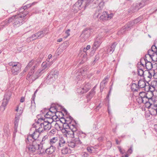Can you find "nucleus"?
I'll return each mask as SVG.
<instances>
[{
  "instance_id": "obj_4",
  "label": "nucleus",
  "mask_w": 157,
  "mask_h": 157,
  "mask_svg": "<svg viewBox=\"0 0 157 157\" xmlns=\"http://www.w3.org/2000/svg\"><path fill=\"white\" fill-rule=\"evenodd\" d=\"M8 64L13 75H17L20 72L21 67L20 63L16 62H11Z\"/></svg>"
},
{
  "instance_id": "obj_19",
  "label": "nucleus",
  "mask_w": 157,
  "mask_h": 157,
  "mask_svg": "<svg viewBox=\"0 0 157 157\" xmlns=\"http://www.w3.org/2000/svg\"><path fill=\"white\" fill-rule=\"evenodd\" d=\"M152 52L153 50L152 49L151 50H149L147 52V54L145 55V57L144 58H142L141 59L140 63L143 67H144V64L143 63L144 61L145 62L146 61H148L147 60V58L149 57L151 58V52Z\"/></svg>"
},
{
  "instance_id": "obj_24",
  "label": "nucleus",
  "mask_w": 157,
  "mask_h": 157,
  "mask_svg": "<svg viewBox=\"0 0 157 157\" xmlns=\"http://www.w3.org/2000/svg\"><path fill=\"white\" fill-rule=\"evenodd\" d=\"M36 70H33L32 69H31L30 72L27 76V79H28L30 78L33 80V79H35L38 78H36V76L35 74V72Z\"/></svg>"
},
{
  "instance_id": "obj_59",
  "label": "nucleus",
  "mask_w": 157,
  "mask_h": 157,
  "mask_svg": "<svg viewBox=\"0 0 157 157\" xmlns=\"http://www.w3.org/2000/svg\"><path fill=\"white\" fill-rule=\"evenodd\" d=\"M118 149L120 152L121 154H124V153H126L125 151L124 150H122L121 147H119Z\"/></svg>"
},
{
  "instance_id": "obj_33",
  "label": "nucleus",
  "mask_w": 157,
  "mask_h": 157,
  "mask_svg": "<svg viewBox=\"0 0 157 157\" xmlns=\"http://www.w3.org/2000/svg\"><path fill=\"white\" fill-rule=\"evenodd\" d=\"M30 6L29 5H27L26 6H24L23 7L21 8L19 10V13H21L22 15L24 14L25 13V12H27V14L28 12L26 11L25 10L27 8L29 7Z\"/></svg>"
},
{
  "instance_id": "obj_14",
  "label": "nucleus",
  "mask_w": 157,
  "mask_h": 157,
  "mask_svg": "<svg viewBox=\"0 0 157 157\" xmlns=\"http://www.w3.org/2000/svg\"><path fill=\"white\" fill-rule=\"evenodd\" d=\"M144 6V4H143V2L134 4L129 10L128 12L130 13H134L138 11L140 8L143 7Z\"/></svg>"
},
{
  "instance_id": "obj_38",
  "label": "nucleus",
  "mask_w": 157,
  "mask_h": 157,
  "mask_svg": "<svg viewBox=\"0 0 157 157\" xmlns=\"http://www.w3.org/2000/svg\"><path fill=\"white\" fill-rule=\"evenodd\" d=\"M139 88H143L145 86V83L143 80H140L138 82Z\"/></svg>"
},
{
  "instance_id": "obj_52",
  "label": "nucleus",
  "mask_w": 157,
  "mask_h": 157,
  "mask_svg": "<svg viewBox=\"0 0 157 157\" xmlns=\"http://www.w3.org/2000/svg\"><path fill=\"white\" fill-rule=\"evenodd\" d=\"M142 18L141 17H140L137 19H135L134 21H133L135 24H137L141 21Z\"/></svg>"
},
{
  "instance_id": "obj_1",
  "label": "nucleus",
  "mask_w": 157,
  "mask_h": 157,
  "mask_svg": "<svg viewBox=\"0 0 157 157\" xmlns=\"http://www.w3.org/2000/svg\"><path fill=\"white\" fill-rule=\"evenodd\" d=\"M37 141L34 140L32 144L27 146L26 151L30 155H33L37 153L40 154L43 153L41 145L37 143Z\"/></svg>"
},
{
  "instance_id": "obj_9",
  "label": "nucleus",
  "mask_w": 157,
  "mask_h": 157,
  "mask_svg": "<svg viewBox=\"0 0 157 157\" xmlns=\"http://www.w3.org/2000/svg\"><path fill=\"white\" fill-rule=\"evenodd\" d=\"M49 68L43 62L42 63L41 67L38 69L35 72L36 78L40 76L43 73L45 72Z\"/></svg>"
},
{
  "instance_id": "obj_41",
  "label": "nucleus",
  "mask_w": 157,
  "mask_h": 157,
  "mask_svg": "<svg viewBox=\"0 0 157 157\" xmlns=\"http://www.w3.org/2000/svg\"><path fill=\"white\" fill-rule=\"evenodd\" d=\"M60 150H61V152L63 154H66L70 152V149L68 147H65Z\"/></svg>"
},
{
  "instance_id": "obj_6",
  "label": "nucleus",
  "mask_w": 157,
  "mask_h": 157,
  "mask_svg": "<svg viewBox=\"0 0 157 157\" xmlns=\"http://www.w3.org/2000/svg\"><path fill=\"white\" fill-rule=\"evenodd\" d=\"M72 128H70L71 130L69 131L67 128H63L62 132L63 135L67 138H74L75 132L77 131L76 126L73 127Z\"/></svg>"
},
{
  "instance_id": "obj_3",
  "label": "nucleus",
  "mask_w": 157,
  "mask_h": 157,
  "mask_svg": "<svg viewBox=\"0 0 157 157\" xmlns=\"http://www.w3.org/2000/svg\"><path fill=\"white\" fill-rule=\"evenodd\" d=\"M25 13L22 15L21 13L14 15L9 19L8 20L9 23H12L15 27H19L25 22L24 17L27 14V12H25Z\"/></svg>"
},
{
  "instance_id": "obj_47",
  "label": "nucleus",
  "mask_w": 157,
  "mask_h": 157,
  "mask_svg": "<svg viewBox=\"0 0 157 157\" xmlns=\"http://www.w3.org/2000/svg\"><path fill=\"white\" fill-rule=\"evenodd\" d=\"M55 127L56 129V130H57L58 131L61 130L62 131V130L63 129V128L62 127L61 125L58 124V123L56 122H55Z\"/></svg>"
},
{
  "instance_id": "obj_2",
  "label": "nucleus",
  "mask_w": 157,
  "mask_h": 157,
  "mask_svg": "<svg viewBox=\"0 0 157 157\" xmlns=\"http://www.w3.org/2000/svg\"><path fill=\"white\" fill-rule=\"evenodd\" d=\"M50 145L54 147L59 150L61 148L64 146L66 144V140L62 136L58 137L57 136L50 137L49 140Z\"/></svg>"
},
{
  "instance_id": "obj_45",
  "label": "nucleus",
  "mask_w": 157,
  "mask_h": 157,
  "mask_svg": "<svg viewBox=\"0 0 157 157\" xmlns=\"http://www.w3.org/2000/svg\"><path fill=\"white\" fill-rule=\"evenodd\" d=\"M95 87H94L93 88L89 93V94L88 96V98H91L94 95L95 91H94Z\"/></svg>"
},
{
  "instance_id": "obj_5",
  "label": "nucleus",
  "mask_w": 157,
  "mask_h": 157,
  "mask_svg": "<svg viewBox=\"0 0 157 157\" xmlns=\"http://www.w3.org/2000/svg\"><path fill=\"white\" fill-rule=\"evenodd\" d=\"M89 5V2L88 0H78L74 5V7L76 9L83 11Z\"/></svg>"
},
{
  "instance_id": "obj_15",
  "label": "nucleus",
  "mask_w": 157,
  "mask_h": 157,
  "mask_svg": "<svg viewBox=\"0 0 157 157\" xmlns=\"http://www.w3.org/2000/svg\"><path fill=\"white\" fill-rule=\"evenodd\" d=\"M65 124L67 125V127L69 128H72L73 127L76 126V124L74 121L72 120V118L70 116L67 117L65 120Z\"/></svg>"
},
{
  "instance_id": "obj_17",
  "label": "nucleus",
  "mask_w": 157,
  "mask_h": 157,
  "mask_svg": "<svg viewBox=\"0 0 157 157\" xmlns=\"http://www.w3.org/2000/svg\"><path fill=\"white\" fill-rule=\"evenodd\" d=\"M81 143V142L80 140L78 138H75L74 140L68 142V145L69 147L73 148L78 147V145L80 144Z\"/></svg>"
},
{
  "instance_id": "obj_44",
  "label": "nucleus",
  "mask_w": 157,
  "mask_h": 157,
  "mask_svg": "<svg viewBox=\"0 0 157 157\" xmlns=\"http://www.w3.org/2000/svg\"><path fill=\"white\" fill-rule=\"evenodd\" d=\"M11 95V92H8L6 93V94L4 95L3 99H5V100H7L9 101Z\"/></svg>"
},
{
  "instance_id": "obj_20",
  "label": "nucleus",
  "mask_w": 157,
  "mask_h": 157,
  "mask_svg": "<svg viewBox=\"0 0 157 157\" xmlns=\"http://www.w3.org/2000/svg\"><path fill=\"white\" fill-rule=\"evenodd\" d=\"M48 33V29L47 28H44L42 30L38 32L37 33V37L39 38H41L46 35Z\"/></svg>"
},
{
  "instance_id": "obj_49",
  "label": "nucleus",
  "mask_w": 157,
  "mask_h": 157,
  "mask_svg": "<svg viewBox=\"0 0 157 157\" xmlns=\"http://www.w3.org/2000/svg\"><path fill=\"white\" fill-rule=\"evenodd\" d=\"M38 35L37 33H36L32 35L30 37L27 39V40H28L29 39L31 40H35L37 38H38L37 37Z\"/></svg>"
},
{
  "instance_id": "obj_42",
  "label": "nucleus",
  "mask_w": 157,
  "mask_h": 157,
  "mask_svg": "<svg viewBox=\"0 0 157 157\" xmlns=\"http://www.w3.org/2000/svg\"><path fill=\"white\" fill-rule=\"evenodd\" d=\"M9 101L7 100H6L5 99H3V102L2 104V111H4L5 109V107L8 104Z\"/></svg>"
},
{
  "instance_id": "obj_22",
  "label": "nucleus",
  "mask_w": 157,
  "mask_h": 157,
  "mask_svg": "<svg viewBox=\"0 0 157 157\" xmlns=\"http://www.w3.org/2000/svg\"><path fill=\"white\" fill-rule=\"evenodd\" d=\"M102 37L98 36L95 39V40L94 44V48L96 49L98 48L101 43V39Z\"/></svg>"
},
{
  "instance_id": "obj_39",
  "label": "nucleus",
  "mask_w": 157,
  "mask_h": 157,
  "mask_svg": "<svg viewBox=\"0 0 157 157\" xmlns=\"http://www.w3.org/2000/svg\"><path fill=\"white\" fill-rule=\"evenodd\" d=\"M109 77L107 76L104 79L102 80L100 83V88H103L104 87L105 84L107 83V80L108 79Z\"/></svg>"
},
{
  "instance_id": "obj_35",
  "label": "nucleus",
  "mask_w": 157,
  "mask_h": 157,
  "mask_svg": "<svg viewBox=\"0 0 157 157\" xmlns=\"http://www.w3.org/2000/svg\"><path fill=\"white\" fill-rule=\"evenodd\" d=\"M145 94L144 96L142 97V103L144 104L147 103L148 101L151 100L150 98H149L147 97V94L145 92Z\"/></svg>"
},
{
  "instance_id": "obj_40",
  "label": "nucleus",
  "mask_w": 157,
  "mask_h": 157,
  "mask_svg": "<svg viewBox=\"0 0 157 157\" xmlns=\"http://www.w3.org/2000/svg\"><path fill=\"white\" fill-rule=\"evenodd\" d=\"M131 88L132 90L137 91H138L139 87L137 84L135 83H133L131 85Z\"/></svg>"
},
{
  "instance_id": "obj_28",
  "label": "nucleus",
  "mask_w": 157,
  "mask_h": 157,
  "mask_svg": "<svg viewBox=\"0 0 157 157\" xmlns=\"http://www.w3.org/2000/svg\"><path fill=\"white\" fill-rule=\"evenodd\" d=\"M117 44V42H113L112 44L107 48V52L109 53H110V54L114 52Z\"/></svg>"
},
{
  "instance_id": "obj_55",
  "label": "nucleus",
  "mask_w": 157,
  "mask_h": 157,
  "mask_svg": "<svg viewBox=\"0 0 157 157\" xmlns=\"http://www.w3.org/2000/svg\"><path fill=\"white\" fill-rule=\"evenodd\" d=\"M56 132V129H52L50 132V134L51 136L55 134Z\"/></svg>"
},
{
  "instance_id": "obj_12",
  "label": "nucleus",
  "mask_w": 157,
  "mask_h": 157,
  "mask_svg": "<svg viewBox=\"0 0 157 157\" xmlns=\"http://www.w3.org/2000/svg\"><path fill=\"white\" fill-rule=\"evenodd\" d=\"M90 84L87 82L83 84L81 88L77 89V92L80 94H83L86 92L90 89Z\"/></svg>"
},
{
  "instance_id": "obj_21",
  "label": "nucleus",
  "mask_w": 157,
  "mask_h": 157,
  "mask_svg": "<svg viewBox=\"0 0 157 157\" xmlns=\"http://www.w3.org/2000/svg\"><path fill=\"white\" fill-rule=\"evenodd\" d=\"M22 111L20 110L19 111V114H21L22 113ZM20 116V114L18 115H16L15 117V121L14 122V131L15 132L17 131V128L18 125V124L19 120V119Z\"/></svg>"
},
{
  "instance_id": "obj_43",
  "label": "nucleus",
  "mask_w": 157,
  "mask_h": 157,
  "mask_svg": "<svg viewBox=\"0 0 157 157\" xmlns=\"http://www.w3.org/2000/svg\"><path fill=\"white\" fill-rule=\"evenodd\" d=\"M31 132H30L29 135H28L27 136V140H26V142L27 144H28V142H29L31 144V142L33 143V141H34V140H32V139H33V136L31 135Z\"/></svg>"
},
{
  "instance_id": "obj_30",
  "label": "nucleus",
  "mask_w": 157,
  "mask_h": 157,
  "mask_svg": "<svg viewBox=\"0 0 157 157\" xmlns=\"http://www.w3.org/2000/svg\"><path fill=\"white\" fill-rule=\"evenodd\" d=\"M151 59L154 61H157V49L156 48L155 51L153 50V52H151Z\"/></svg>"
},
{
  "instance_id": "obj_54",
  "label": "nucleus",
  "mask_w": 157,
  "mask_h": 157,
  "mask_svg": "<svg viewBox=\"0 0 157 157\" xmlns=\"http://www.w3.org/2000/svg\"><path fill=\"white\" fill-rule=\"evenodd\" d=\"M134 24H135L134 23V21H131L129 22H128V23H127L125 26V29H127V26H128L129 25H130L131 26H133Z\"/></svg>"
},
{
  "instance_id": "obj_13",
  "label": "nucleus",
  "mask_w": 157,
  "mask_h": 157,
  "mask_svg": "<svg viewBox=\"0 0 157 157\" xmlns=\"http://www.w3.org/2000/svg\"><path fill=\"white\" fill-rule=\"evenodd\" d=\"M56 109L54 106L51 107L50 110L44 115V117L46 118L52 119L55 116H56Z\"/></svg>"
},
{
  "instance_id": "obj_36",
  "label": "nucleus",
  "mask_w": 157,
  "mask_h": 157,
  "mask_svg": "<svg viewBox=\"0 0 157 157\" xmlns=\"http://www.w3.org/2000/svg\"><path fill=\"white\" fill-rule=\"evenodd\" d=\"M107 16H108V13L106 12H103L100 17V19L102 21L107 20H108Z\"/></svg>"
},
{
  "instance_id": "obj_18",
  "label": "nucleus",
  "mask_w": 157,
  "mask_h": 157,
  "mask_svg": "<svg viewBox=\"0 0 157 157\" xmlns=\"http://www.w3.org/2000/svg\"><path fill=\"white\" fill-rule=\"evenodd\" d=\"M35 127H33L31 129V130H33V132L31 134L33 136V139L34 140L36 141V140L39 137L40 134L41 132L38 131V130L37 128H35Z\"/></svg>"
},
{
  "instance_id": "obj_8",
  "label": "nucleus",
  "mask_w": 157,
  "mask_h": 157,
  "mask_svg": "<svg viewBox=\"0 0 157 157\" xmlns=\"http://www.w3.org/2000/svg\"><path fill=\"white\" fill-rule=\"evenodd\" d=\"M39 65V63L38 62L34 60H31L28 63L23 72L24 73L26 72L31 67L32 68L31 69H32L33 70H36Z\"/></svg>"
},
{
  "instance_id": "obj_31",
  "label": "nucleus",
  "mask_w": 157,
  "mask_h": 157,
  "mask_svg": "<svg viewBox=\"0 0 157 157\" xmlns=\"http://www.w3.org/2000/svg\"><path fill=\"white\" fill-rule=\"evenodd\" d=\"M145 94V92H141L140 93L139 96L136 99V101L138 103L140 104L142 103V97Z\"/></svg>"
},
{
  "instance_id": "obj_29",
  "label": "nucleus",
  "mask_w": 157,
  "mask_h": 157,
  "mask_svg": "<svg viewBox=\"0 0 157 157\" xmlns=\"http://www.w3.org/2000/svg\"><path fill=\"white\" fill-rule=\"evenodd\" d=\"M56 149H57L56 147L50 145L49 147L46 149L45 153L47 154L51 155L53 153Z\"/></svg>"
},
{
  "instance_id": "obj_7",
  "label": "nucleus",
  "mask_w": 157,
  "mask_h": 157,
  "mask_svg": "<svg viewBox=\"0 0 157 157\" xmlns=\"http://www.w3.org/2000/svg\"><path fill=\"white\" fill-rule=\"evenodd\" d=\"M58 74L59 72L57 70H52L47 77V81H49V82L51 83H52L57 78Z\"/></svg>"
},
{
  "instance_id": "obj_34",
  "label": "nucleus",
  "mask_w": 157,
  "mask_h": 157,
  "mask_svg": "<svg viewBox=\"0 0 157 157\" xmlns=\"http://www.w3.org/2000/svg\"><path fill=\"white\" fill-rule=\"evenodd\" d=\"M145 67L146 68L147 70H152L151 69L152 68V65L151 63L149 61H145Z\"/></svg>"
},
{
  "instance_id": "obj_16",
  "label": "nucleus",
  "mask_w": 157,
  "mask_h": 157,
  "mask_svg": "<svg viewBox=\"0 0 157 157\" xmlns=\"http://www.w3.org/2000/svg\"><path fill=\"white\" fill-rule=\"evenodd\" d=\"M86 70L81 69L80 71H78L76 73V80L77 81H80V80H84L85 78L84 73L86 71Z\"/></svg>"
},
{
  "instance_id": "obj_23",
  "label": "nucleus",
  "mask_w": 157,
  "mask_h": 157,
  "mask_svg": "<svg viewBox=\"0 0 157 157\" xmlns=\"http://www.w3.org/2000/svg\"><path fill=\"white\" fill-rule=\"evenodd\" d=\"M154 71L153 70H147L145 71L144 78H148L150 79L154 74Z\"/></svg>"
},
{
  "instance_id": "obj_57",
  "label": "nucleus",
  "mask_w": 157,
  "mask_h": 157,
  "mask_svg": "<svg viewBox=\"0 0 157 157\" xmlns=\"http://www.w3.org/2000/svg\"><path fill=\"white\" fill-rule=\"evenodd\" d=\"M43 62L46 65L48 68L50 67L52 64V62Z\"/></svg>"
},
{
  "instance_id": "obj_37",
  "label": "nucleus",
  "mask_w": 157,
  "mask_h": 157,
  "mask_svg": "<svg viewBox=\"0 0 157 157\" xmlns=\"http://www.w3.org/2000/svg\"><path fill=\"white\" fill-rule=\"evenodd\" d=\"M108 1V0H98L97 1H96V3L98 5V6L97 7L98 9L101 8V6L103 5L104 2Z\"/></svg>"
},
{
  "instance_id": "obj_63",
  "label": "nucleus",
  "mask_w": 157,
  "mask_h": 157,
  "mask_svg": "<svg viewBox=\"0 0 157 157\" xmlns=\"http://www.w3.org/2000/svg\"><path fill=\"white\" fill-rule=\"evenodd\" d=\"M88 155L87 153L85 152H83L82 153V157H87Z\"/></svg>"
},
{
  "instance_id": "obj_25",
  "label": "nucleus",
  "mask_w": 157,
  "mask_h": 157,
  "mask_svg": "<svg viewBox=\"0 0 157 157\" xmlns=\"http://www.w3.org/2000/svg\"><path fill=\"white\" fill-rule=\"evenodd\" d=\"M43 121L44 123L43 125V126L44 127L45 131L49 130L51 128V124L48 120L46 121L45 119H43Z\"/></svg>"
},
{
  "instance_id": "obj_60",
  "label": "nucleus",
  "mask_w": 157,
  "mask_h": 157,
  "mask_svg": "<svg viewBox=\"0 0 157 157\" xmlns=\"http://www.w3.org/2000/svg\"><path fill=\"white\" fill-rule=\"evenodd\" d=\"M155 81L153 82L151 84V86L155 89L157 88V84L154 83Z\"/></svg>"
},
{
  "instance_id": "obj_11",
  "label": "nucleus",
  "mask_w": 157,
  "mask_h": 157,
  "mask_svg": "<svg viewBox=\"0 0 157 157\" xmlns=\"http://www.w3.org/2000/svg\"><path fill=\"white\" fill-rule=\"evenodd\" d=\"M91 30L89 29H86L84 30L80 36V40L82 42H84L87 40L90 36Z\"/></svg>"
},
{
  "instance_id": "obj_27",
  "label": "nucleus",
  "mask_w": 157,
  "mask_h": 157,
  "mask_svg": "<svg viewBox=\"0 0 157 157\" xmlns=\"http://www.w3.org/2000/svg\"><path fill=\"white\" fill-rule=\"evenodd\" d=\"M117 44V42H113L112 44L107 48V52L109 53H110V54L114 52Z\"/></svg>"
},
{
  "instance_id": "obj_51",
  "label": "nucleus",
  "mask_w": 157,
  "mask_h": 157,
  "mask_svg": "<svg viewBox=\"0 0 157 157\" xmlns=\"http://www.w3.org/2000/svg\"><path fill=\"white\" fill-rule=\"evenodd\" d=\"M70 29L67 30L64 34L63 37L65 38H67L70 35Z\"/></svg>"
},
{
  "instance_id": "obj_32",
  "label": "nucleus",
  "mask_w": 157,
  "mask_h": 157,
  "mask_svg": "<svg viewBox=\"0 0 157 157\" xmlns=\"http://www.w3.org/2000/svg\"><path fill=\"white\" fill-rule=\"evenodd\" d=\"M150 109V114L151 115H156L157 114V104L155 105H152Z\"/></svg>"
},
{
  "instance_id": "obj_58",
  "label": "nucleus",
  "mask_w": 157,
  "mask_h": 157,
  "mask_svg": "<svg viewBox=\"0 0 157 157\" xmlns=\"http://www.w3.org/2000/svg\"><path fill=\"white\" fill-rule=\"evenodd\" d=\"M113 13H111L109 14H108V16H107V19H110L112 18L113 17Z\"/></svg>"
},
{
  "instance_id": "obj_46",
  "label": "nucleus",
  "mask_w": 157,
  "mask_h": 157,
  "mask_svg": "<svg viewBox=\"0 0 157 157\" xmlns=\"http://www.w3.org/2000/svg\"><path fill=\"white\" fill-rule=\"evenodd\" d=\"M149 101H148V102H147V103H145V104L146 105V106L148 107V108L149 109V111L150 113V110L152 108V105H155V104H152L150 103V102Z\"/></svg>"
},
{
  "instance_id": "obj_56",
  "label": "nucleus",
  "mask_w": 157,
  "mask_h": 157,
  "mask_svg": "<svg viewBox=\"0 0 157 157\" xmlns=\"http://www.w3.org/2000/svg\"><path fill=\"white\" fill-rule=\"evenodd\" d=\"M90 48V46L88 45L86 48H84L83 49V52L84 53H86L87 50H89Z\"/></svg>"
},
{
  "instance_id": "obj_53",
  "label": "nucleus",
  "mask_w": 157,
  "mask_h": 157,
  "mask_svg": "<svg viewBox=\"0 0 157 157\" xmlns=\"http://www.w3.org/2000/svg\"><path fill=\"white\" fill-rule=\"evenodd\" d=\"M48 137V136L47 135L44 136L42 139V141L41 142V144H44L47 140V139Z\"/></svg>"
},
{
  "instance_id": "obj_10",
  "label": "nucleus",
  "mask_w": 157,
  "mask_h": 157,
  "mask_svg": "<svg viewBox=\"0 0 157 157\" xmlns=\"http://www.w3.org/2000/svg\"><path fill=\"white\" fill-rule=\"evenodd\" d=\"M44 123L43 121V118L38 119L37 121L33 124V126L35 127H38L37 130L40 132H42L45 131L44 127L43 126Z\"/></svg>"
},
{
  "instance_id": "obj_50",
  "label": "nucleus",
  "mask_w": 157,
  "mask_h": 157,
  "mask_svg": "<svg viewBox=\"0 0 157 157\" xmlns=\"http://www.w3.org/2000/svg\"><path fill=\"white\" fill-rule=\"evenodd\" d=\"M87 150L90 153H94L95 152V150L94 148L92 147H88L87 148Z\"/></svg>"
},
{
  "instance_id": "obj_26",
  "label": "nucleus",
  "mask_w": 157,
  "mask_h": 157,
  "mask_svg": "<svg viewBox=\"0 0 157 157\" xmlns=\"http://www.w3.org/2000/svg\"><path fill=\"white\" fill-rule=\"evenodd\" d=\"M117 44V42H113L112 44L107 48V52L109 53H110V54L114 52Z\"/></svg>"
},
{
  "instance_id": "obj_62",
  "label": "nucleus",
  "mask_w": 157,
  "mask_h": 157,
  "mask_svg": "<svg viewBox=\"0 0 157 157\" xmlns=\"http://www.w3.org/2000/svg\"><path fill=\"white\" fill-rule=\"evenodd\" d=\"M35 96H36L35 94V95H34V94L33 95V96L32 97V100L31 101V104L32 105H33V102L34 103V104H35L34 99L35 98Z\"/></svg>"
},
{
  "instance_id": "obj_64",
  "label": "nucleus",
  "mask_w": 157,
  "mask_h": 157,
  "mask_svg": "<svg viewBox=\"0 0 157 157\" xmlns=\"http://www.w3.org/2000/svg\"><path fill=\"white\" fill-rule=\"evenodd\" d=\"M101 8L100 9H98V11H96V13H98V15H97V16H98V15L101 13Z\"/></svg>"
},
{
  "instance_id": "obj_48",
  "label": "nucleus",
  "mask_w": 157,
  "mask_h": 157,
  "mask_svg": "<svg viewBox=\"0 0 157 157\" xmlns=\"http://www.w3.org/2000/svg\"><path fill=\"white\" fill-rule=\"evenodd\" d=\"M145 71H144L142 69H139L138 70V74L140 76H143L144 77V75Z\"/></svg>"
},
{
  "instance_id": "obj_61",
  "label": "nucleus",
  "mask_w": 157,
  "mask_h": 157,
  "mask_svg": "<svg viewBox=\"0 0 157 157\" xmlns=\"http://www.w3.org/2000/svg\"><path fill=\"white\" fill-rule=\"evenodd\" d=\"M132 151V150L131 147L127 151V153H126V154L128 155V154H131Z\"/></svg>"
}]
</instances>
